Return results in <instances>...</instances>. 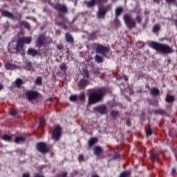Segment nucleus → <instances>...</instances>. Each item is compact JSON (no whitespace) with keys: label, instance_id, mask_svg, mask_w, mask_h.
Wrapping results in <instances>:
<instances>
[{"label":"nucleus","instance_id":"nucleus-1","mask_svg":"<svg viewBox=\"0 0 177 177\" xmlns=\"http://www.w3.org/2000/svg\"><path fill=\"white\" fill-rule=\"evenodd\" d=\"M149 46L150 48H152V49H154V50H156V52H159L163 55H168V53H172V52H174L172 48L165 44L151 41Z\"/></svg>","mask_w":177,"mask_h":177},{"label":"nucleus","instance_id":"nucleus-2","mask_svg":"<svg viewBox=\"0 0 177 177\" xmlns=\"http://www.w3.org/2000/svg\"><path fill=\"white\" fill-rule=\"evenodd\" d=\"M105 93H106V91L104 90V88H102L99 91L91 93L89 95V98H88L89 104H95V103H97L98 102H100L103 96H104Z\"/></svg>","mask_w":177,"mask_h":177},{"label":"nucleus","instance_id":"nucleus-3","mask_svg":"<svg viewBox=\"0 0 177 177\" xmlns=\"http://www.w3.org/2000/svg\"><path fill=\"white\" fill-rule=\"evenodd\" d=\"M32 41V39L30 37H21L18 39L17 44L15 47V50L17 53H19L20 55H24V48H23V46H24V44H30Z\"/></svg>","mask_w":177,"mask_h":177},{"label":"nucleus","instance_id":"nucleus-4","mask_svg":"<svg viewBox=\"0 0 177 177\" xmlns=\"http://www.w3.org/2000/svg\"><path fill=\"white\" fill-rule=\"evenodd\" d=\"M123 20L128 28H135L136 27V21L132 18V16L130 14H125L123 16Z\"/></svg>","mask_w":177,"mask_h":177},{"label":"nucleus","instance_id":"nucleus-5","mask_svg":"<svg viewBox=\"0 0 177 177\" xmlns=\"http://www.w3.org/2000/svg\"><path fill=\"white\" fill-rule=\"evenodd\" d=\"M60 136H62V128L60 126L57 125L53 131L52 139H54V140H59Z\"/></svg>","mask_w":177,"mask_h":177},{"label":"nucleus","instance_id":"nucleus-6","mask_svg":"<svg viewBox=\"0 0 177 177\" xmlns=\"http://www.w3.org/2000/svg\"><path fill=\"white\" fill-rule=\"evenodd\" d=\"M110 52V48L109 47H106L103 45L98 44L96 48V53H100L103 55V56H106V54Z\"/></svg>","mask_w":177,"mask_h":177},{"label":"nucleus","instance_id":"nucleus-7","mask_svg":"<svg viewBox=\"0 0 177 177\" xmlns=\"http://www.w3.org/2000/svg\"><path fill=\"white\" fill-rule=\"evenodd\" d=\"M102 2H107V0H91L90 1H84L88 8H92L95 5H100Z\"/></svg>","mask_w":177,"mask_h":177},{"label":"nucleus","instance_id":"nucleus-8","mask_svg":"<svg viewBox=\"0 0 177 177\" xmlns=\"http://www.w3.org/2000/svg\"><path fill=\"white\" fill-rule=\"evenodd\" d=\"M111 9V6H110L104 7L102 9H100L97 13L98 19H102V17H104V15H106V13L109 12V10H110Z\"/></svg>","mask_w":177,"mask_h":177},{"label":"nucleus","instance_id":"nucleus-9","mask_svg":"<svg viewBox=\"0 0 177 177\" xmlns=\"http://www.w3.org/2000/svg\"><path fill=\"white\" fill-rule=\"evenodd\" d=\"M37 149L40 153H48V147L46 144L40 142L37 144Z\"/></svg>","mask_w":177,"mask_h":177},{"label":"nucleus","instance_id":"nucleus-10","mask_svg":"<svg viewBox=\"0 0 177 177\" xmlns=\"http://www.w3.org/2000/svg\"><path fill=\"white\" fill-rule=\"evenodd\" d=\"M26 95L28 100H34V99H37V97L38 96V93L32 91H29L26 92Z\"/></svg>","mask_w":177,"mask_h":177},{"label":"nucleus","instance_id":"nucleus-11","mask_svg":"<svg viewBox=\"0 0 177 177\" xmlns=\"http://www.w3.org/2000/svg\"><path fill=\"white\" fill-rule=\"evenodd\" d=\"M44 41H45V35H41L40 36H39L36 41V46H38V48H41V46L44 45Z\"/></svg>","mask_w":177,"mask_h":177},{"label":"nucleus","instance_id":"nucleus-12","mask_svg":"<svg viewBox=\"0 0 177 177\" xmlns=\"http://www.w3.org/2000/svg\"><path fill=\"white\" fill-rule=\"evenodd\" d=\"M55 9L58 10V12H63L64 13H67V7L64 5H62L60 3H57L55 5Z\"/></svg>","mask_w":177,"mask_h":177},{"label":"nucleus","instance_id":"nucleus-13","mask_svg":"<svg viewBox=\"0 0 177 177\" xmlns=\"http://www.w3.org/2000/svg\"><path fill=\"white\" fill-rule=\"evenodd\" d=\"M1 15H3V16L5 17H8V19H15V15H13V14L9 11L2 10Z\"/></svg>","mask_w":177,"mask_h":177},{"label":"nucleus","instance_id":"nucleus-14","mask_svg":"<svg viewBox=\"0 0 177 177\" xmlns=\"http://www.w3.org/2000/svg\"><path fill=\"white\" fill-rule=\"evenodd\" d=\"M88 84H89V82H88V80H86L85 79H82V80H80V81L79 82V86L82 89H84V88H85V86H88Z\"/></svg>","mask_w":177,"mask_h":177},{"label":"nucleus","instance_id":"nucleus-15","mask_svg":"<svg viewBox=\"0 0 177 177\" xmlns=\"http://www.w3.org/2000/svg\"><path fill=\"white\" fill-rule=\"evenodd\" d=\"M95 111L100 113V114H104L106 113V106L102 105L97 106L95 109Z\"/></svg>","mask_w":177,"mask_h":177},{"label":"nucleus","instance_id":"nucleus-16","mask_svg":"<svg viewBox=\"0 0 177 177\" xmlns=\"http://www.w3.org/2000/svg\"><path fill=\"white\" fill-rule=\"evenodd\" d=\"M65 39L66 42H70V44H74V39L73 38V36L70 35L69 33H66L65 35Z\"/></svg>","mask_w":177,"mask_h":177},{"label":"nucleus","instance_id":"nucleus-17","mask_svg":"<svg viewBox=\"0 0 177 177\" xmlns=\"http://www.w3.org/2000/svg\"><path fill=\"white\" fill-rule=\"evenodd\" d=\"M95 143H97V138H91L88 140V146L90 147H92V146H93V145H95Z\"/></svg>","mask_w":177,"mask_h":177},{"label":"nucleus","instance_id":"nucleus-18","mask_svg":"<svg viewBox=\"0 0 177 177\" xmlns=\"http://www.w3.org/2000/svg\"><path fill=\"white\" fill-rule=\"evenodd\" d=\"M102 153V147H94V154L95 156H100V153Z\"/></svg>","mask_w":177,"mask_h":177},{"label":"nucleus","instance_id":"nucleus-19","mask_svg":"<svg viewBox=\"0 0 177 177\" xmlns=\"http://www.w3.org/2000/svg\"><path fill=\"white\" fill-rule=\"evenodd\" d=\"M5 67L6 70H15V68H16V65L12 64L10 63H6Z\"/></svg>","mask_w":177,"mask_h":177},{"label":"nucleus","instance_id":"nucleus-20","mask_svg":"<svg viewBox=\"0 0 177 177\" xmlns=\"http://www.w3.org/2000/svg\"><path fill=\"white\" fill-rule=\"evenodd\" d=\"M12 138H13V136H9L7 134L2 136L3 140H6V142H12Z\"/></svg>","mask_w":177,"mask_h":177},{"label":"nucleus","instance_id":"nucleus-21","mask_svg":"<svg viewBox=\"0 0 177 177\" xmlns=\"http://www.w3.org/2000/svg\"><path fill=\"white\" fill-rule=\"evenodd\" d=\"M25 139L24 137L18 136L15 138L14 142L15 143H21L22 142H24Z\"/></svg>","mask_w":177,"mask_h":177},{"label":"nucleus","instance_id":"nucleus-22","mask_svg":"<svg viewBox=\"0 0 177 177\" xmlns=\"http://www.w3.org/2000/svg\"><path fill=\"white\" fill-rule=\"evenodd\" d=\"M22 84L23 80L21 79H17L14 83L15 86H17V88H20V86H21Z\"/></svg>","mask_w":177,"mask_h":177},{"label":"nucleus","instance_id":"nucleus-23","mask_svg":"<svg viewBox=\"0 0 177 177\" xmlns=\"http://www.w3.org/2000/svg\"><path fill=\"white\" fill-rule=\"evenodd\" d=\"M165 100L167 103H172L175 100V97L170 95H167Z\"/></svg>","mask_w":177,"mask_h":177},{"label":"nucleus","instance_id":"nucleus-24","mask_svg":"<svg viewBox=\"0 0 177 177\" xmlns=\"http://www.w3.org/2000/svg\"><path fill=\"white\" fill-rule=\"evenodd\" d=\"M124 9L122 8V7H118L115 9V16L116 17H118V16H120V15H121V13H122Z\"/></svg>","mask_w":177,"mask_h":177},{"label":"nucleus","instance_id":"nucleus-25","mask_svg":"<svg viewBox=\"0 0 177 177\" xmlns=\"http://www.w3.org/2000/svg\"><path fill=\"white\" fill-rule=\"evenodd\" d=\"M37 52L35 49L30 48L28 50V55H30V56H37Z\"/></svg>","mask_w":177,"mask_h":177},{"label":"nucleus","instance_id":"nucleus-26","mask_svg":"<svg viewBox=\"0 0 177 177\" xmlns=\"http://www.w3.org/2000/svg\"><path fill=\"white\" fill-rule=\"evenodd\" d=\"M151 93L153 95V96H158V95L160 93V91L156 88H153L151 90Z\"/></svg>","mask_w":177,"mask_h":177},{"label":"nucleus","instance_id":"nucleus-27","mask_svg":"<svg viewBox=\"0 0 177 177\" xmlns=\"http://www.w3.org/2000/svg\"><path fill=\"white\" fill-rule=\"evenodd\" d=\"M131 175V172L124 171L120 174V177H129Z\"/></svg>","mask_w":177,"mask_h":177},{"label":"nucleus","instance_id":"nucleus-28","mask_svg":"<svg viewBox=\"0 0 177 177\" xmlns=\"http://www.w3.org/2000/svg\"><path fill=\"white\" fill-rule=\"evenodd\" d=\"M95 61L97 63H102L103 62V57H100V55L95 56Z\"/></svg>","mask_w":177,"mask_h":177},{"label":"nucleus","instance_id":"nucleus-29","mask_svg":"<svg viewBox=\"0 0 177 177\" xmlns=\"http://www.w3.org/2000/svg\"><path fill=\"white\" fill-rule=\"evenodd\" d=\"M35 84H37V85H41V84H42V78L41 77H37Z\"/></svg>","mask_w":177,"mask_h":177},{"label":"nucleus","instance_id":"nucleus-30","mask_svg":"<svg viewBox=\"0 0 177 177\" xmlns=\"http://www.w3.org/2000/svg\"><path fill=\"white\" fill-rule=\"evenodd\" d=\"M160 25H155L153 28V32H158V31H160Z\"/></svg>","mask_w":177,"mask_h":177},{"label":"nucleus","instance_id":"nucleus-31","mask_svg":"<svg viewBox=\"0 0 177 177\" xmlns=\"http://www.w3.org/2000/svg\"><path fill=\"white\" fill-rule=\"evenodd\" d=\"M69 100H71V102H77V95H71Z\"/></svg>","mask_w":177,"mask_h":177},{"label":"nucleus","instance_id":"nucleus-32","mask_svg":"<svg viewBox=\"0 0 177 177\" xmlns=\"http://www.w3.org/2000/svg\"><path fill=\"white\" fill-rule=\"evenodd\" d=\"M111 117H113V118L117 117L118 115V111H113L111 113Z\"/></svg>","mask_w":177,"mask_h":177},{"label":"nucleus","instance_id":"nucleus-33","mask_svg":"<svg viewBox=\"0 0 177 177\" xmlns=\"http://www.w3.org/2000/svg\"><path fill=\"white\" fill-rule=\"evenodd\" d=\"M151 157L153 158V160H160V157H158V155L156 153H151Z\"/></svg>","mask_w":177,"mask_h":177},{"label":"nucleus","instance_id":"nucleus-34","mask_svg":"<svg viewBox=\"0 0 177 177\" xmlns=\"http://www.w3.org/2000/svg\"><path fill=\"white\" fill-rule=\"evenodd\" d=\"M59 68L60 70H62V71L67 70V66L66 65V64H62L59 66Z\"/></svg>","mask_w":177,"mask_h":177},{"label":"nucleus","instance_id":"nucleus-35","mask_svg":"<svg viewBox=\"0 0 177 177\" xmlns=\"http://www.w3.org/2000/svg\"><path fill=\"white\" fill-rule=\"evenodd\" d=\"M83 75H84V77H85L86 78H88V77H89V73H88V70L84 69V70L83 71Z\"/></svg>","mask_w":177,"mask_h":177},{"label":"nucleus","instance_id":"nucleus-36","mask_svg":"<svg viewBox=\"0 0 177 177\" xmlns=\"http://www.w3.org/2000/svg\"><path fill=\"white\" fill-rule=\"evenodd\" d=\"M136 23H139L140 24V23H142V17H140V15H138L136 17Z\"/></svg>","mask_w":177,"mask_h":177},{"label":"nucleus","instance_id":"nucleus-37","mask_svg":"<svg viewBox=\"0 0 177 177\" xmlns=\"http://www.w3.org/2000/svg\"><path fill=\"white\" fill-rule=\"evenodd\" d=\"M78 98L80 99V100H85V94L84 93H81Z\"/></svg>","mask_w":177,"mask_h":177},{"label":"nucleus","instance_id":"nucleus-38","mask_svg":"<svg viewBox=\"0 0 177 177\" xmlns=\"http://www.w3.org/2000/svg\"><path fill=\"white\" fill-rule=\"evenodd\" d=\"M11 115H16L17 114V111L16 109H11L10 111Z\"/></svg>","mask_w":177,"mask_h":177},{"label":"nucleus","instance_id":"nucleus-39","mask_svg":"<svg viewBox=\"0 0 177 177\" xmlns=\"http://www.w3.org/2000/svg\"><path fill=\"white\" fill-rule=\"evenodd\" d=\"M59 177H67V172L64 171V172H61L59 175Z\"/></svg>","mask_w":177,"mask_h":177},{"label":"nucleus","instance_id":"nucleus-40","mask_svg":"<svg viewBox=\"0 0 177 177\" xmlns=\"http://www.w3.org/2000/svg\"><path fill=\"white\" fill-rule=\"evenodd\" d=\"M156 113H158V114H165V111H163L162 109L157 110Z\"/></svg>","mask_w":177,"mask_h":177},{"label":"nucleus","instance_id":"nucleus-41","mask_svg":"<svg viewBox=\"0 0 177 177\" xmlns=\"http://www.w3.org/2000/svg\"><path fill=\"white\" fill-rule=\"evenodd\" d=\"M78 160H79V161H84V155H82V154L79 155Z\"/></svg>","mask_w":177,"mask_h":177},{"label":"nucleus","instance_id":"nucleus-42","mask_svg":"<svg viewBox=\"0 0 177 177\" xmlns=\"http://www.w3.org/2000/svg\"><path fill=\"white\" fill-rule=\"evenodd\" d=\"M146 133H147V136L151 135V133H152L151 129H147Z\"/></svg>","mask_w":177,"mask_h":177},{"label":"nucleus","instance_id":"nucleus-43","mask_svg":"<svg viewBox=\"0 0 177 177\" xmlns=\"http://www.w3.org/2000/svg\"><path fill=\"white\" fill-rule=\"evenodd\" d=\"M22 177H30V173H24L22 174Z\"/></svg>","mask_w":177,"mask_h":177},{"label":"nucleus","instance_id":"nucleus-44","mask_svg":"<svg viewBox=\"0 0 177 177\" xmlns=\"http://www.w3.org/2000/svg\"><path fill=\"white\" fill-rule=\"evenodd\" d=\"M167 3H174V2H176V0H165Z\"/></svg>","mask_w":177,"mask_h":177},{"label":"nucleus","instance_id":"nucleus-45","mask_svg":"<svg viewBox=\"0 0 177 177\" xmlns=\"http://www.w3.org/2000/svg\"><path fill=\"white\" fill-rule=\"evenodd\" d=\"M44 122H45V120L44 119H41L40 120V127H42V125L44 124Z\"/></svg>","mask_w":177,"mask_h":177},{"label":"nucleus","instance_id":"nucleus-46","mask_svg":"<svg viewBox=\"0 0 177 177\" xmlns=\"http://www.w3.org/2000/svg\"><path fill=\"white\" fill-rule=\"evenodd\" d=\"M25 27H26V28H28V30H30V24H25Z\"/></svg>","mask_w":177,"mask_h":177},{"label":"nucleus","instance_id":"nucleus-47","mask_svg":"<svg viewBox=\"0 0 177 177\" xmlns=\"http://www.w3.org/2000/svg\"><path fill=\"white\" fill-rule=\"evenodd\" d=\"M2 89H3V85L0 84V91H2Z\"/></svg>","mask_w":177,"mask_h":177},{"label":"nucleus","instance_id":"nucleus-48","mask_svg":"<svg viewBox=\"0 0 177 177\" xmlns=\"http://www.w3.org/2000/svg\"><path fill=\"white\" fill-rule=\"evenodd\" d=\"M175 172H176V170L175 169H173L172 171H171V174H174Z\"/></svg>","mask_w":177,"mask_h":177},{"label":"nucleus","instance_id":"nucleus-49","mask_svg":"<svg viewBox=\"0 0 177 177\" xmlns=\"http://www.w3.org/2000/svg\"><path fill=\"white\" fill-rule=\"evenodd\" d=\"M153 2H156V3H160V0H153Z\"/></svg>","mask_w":177,"mask_h":177},{"label":"nucleus","instance_id":"nucleus-50","mask_svg":"<svg viewBox=\"0 0 177 177\" xmlns=\"http://www.w3.org/2000/svg\"><path fill=\"white\" fill-rule=\"evenodd\" d=\"M127 125H128V126L131 125V122L130 121H127Z\"/></svg>","mask_w":177,"mask_h":177},{"label":"nucleus","instance_id":"nucleus-51","mask_svg":"<svg viewBox=\"0 0 177 177\" xmlns=\"http://www.w3.org/2000/svg\"><path fill=\"white\" fill-rule=\"evenodd\" d=\"M9 52H10V53H15V51H12V50H10V49H9Z\"/></svg>","mask_w":177,"mask_h":177},{"label":"nucleus","instance_id":"nucleus-52","mask_svg":"<svg viewBox=\"0 0 177 177\" xmlns=\"http://www.w3.org/2000/svg\"><path fill=\"white\" fill-rule=\"evenodd\" d=\"M124 80H125V81H128V77H124Z\"/></svg>","mask_w":177,"mask_h":177},{"label":"nucleus","instance_id":"nucleus-53","mask_svg":"<svg viewBox=\"0 0 177 177\" xmlns=\"http://www.w3.org/2000/svg\"><path fill=\"white\" fill-rule=\"evenodd\" d=\"M116 21L120 24V21H118V19H116Z\"/></svg>","mask_w":177,"mask_h":177},{"label":"nucleus","instance_id":"nucleus-54","mask_svg":"<svg viewBox=\"0 0 177 177\" xmlns=\"http://www.w3.org/2000/svg\"><path fill=\"white\" fill-rule=\"evenodd\" d=\"M93 177H99L97 175H94Z\"/></svg>","mask_w":177,"mask_h":177},{"label":"nucleus","instance_id":"nucleus-55","mask_svg":"<svg viewBox=\"0 0 177 177\" xmlns=\"http://www.w3.org/2000/svg\"><path fill=\"white\" fill-rule=\"evenodd\" d=\"M24 0H19V2H24Z\"/></svg>","mask_w":177,"mask_h":177},{"label":"nucleus","instance_id":"nucleus-56","mask_svg":"<svg viewBox=\"0 0 177 177\" xmlns=\"http://www.w3.org/2000/svg\"><path fill=\"white\" fill-rule=\"evenodd\" d=\"M0 67H2V63L0 62Z\"/></svg>","mask_w":177,"mask_h":177}]
</instances>
